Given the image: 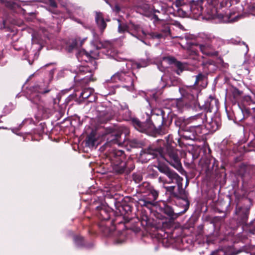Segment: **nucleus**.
<instances>
[{
  "instance_id": "nucleus-1",
  "label": "nucleus",
  "mask_w": 255,
  "mask_h": 255,
  "mask_svg": "<svg viewBox=\"0 0 255 255\" xmlns=\"http://www.w3.org/2000/svg\"><path fill=\"white\" fill-rule=\"evenodd\" d=\"M206 12L209 18H218L220 21L225 23L233 22L238 21L244 16L240 13L243 10L242 6L240 10L230 12L229 13L224 15L219 12V10L223 8L230 7L232 5L231 0H206Z\"/></svg>"
},
{
  "instance_id": "nucleus-2",
  "label": "nucleus",
  "mask_w": 255,
  "mask_h": 255,
  "mask_svg": "<svg viewBox=\"0 0 255 255\" xmlns=\"http://www.w3.org/2000/svg\"><path fill=\"white\" fill-rule=\"evenodd\" d=\"M152 123H149L150 128L153 127L156 132L159 134L168 133L169 127L172 122V115L170 112L162 109H156L151 112Z\"/></svg>"
},
{
  "instance_id": "nucleus-3",
  "label": "nucleus",
  "mask_w": 255,
  "mask_h": 255,
  "mask_svg": "<svg viewBox=\"0 0 255 255\" xmlns=\"http://www.w3.org/2000/svg\"><path fill=\"white\" fill-rule=\"evenodd\" d=\"M198 39H201V43L198 45L201 52L209 56H218V51L216 50L223 43L222 39L215 37L211 34H200Z\"/></svg>"
},
{
  "instance_id": "nucleus-4",
  "label": "nucleus",
  "mask_w": 255,
  "mask_h": 255,
  "mask_svg": "<svg viewBox=\"0 0 255 255\" xmlns=\"http://www.w3.org/2000/svg\"><path fill=\"white\" fill-rule=\"evenodd\" d=\"M97 217L100 220L99 223L100 229L106 235L110 234L115 229L117 221V219L109 220L111 215L113 214V211L109 207L103 206L97 207Z\"/></svg>"
},
{
  "instance_id": "nucleus-5",
  "label": "nucleus",
  "mask_w": 255,
  "mask_h": 255,
  "mask_svg": "<svg viewBox=\"0 0 255 255\" xmlns=\"http://www.w3.org/2000/svg\"><path fill=\"white\" fill-rule=\"evenodd\" d=\"M161 11L163 14H175L180 17H186L191 14L190 1L188 0H176L173 6H169L164 3L161 5Z\"/></svg>"
},
{
  "instance_id": "nucleus-6",
  "label": "nucleus",
  "mask_w": 255,
  "mask_h": 255,
  "mask_svg": "<svg viewBox=\"0 0 255 255\" xmlns=\"http://www.w3.org/2000/svg\"><path fill=\"white\" fill-rule=\"evenodd\" d=\"M136 79V77L132 72L121 71L113 75L110 79L106 81V82H121L124 84V87L127 88L129 91H132L134 89L133 82Z\"/></svg>"
},
{
  "instance_id": "nucleus-7",
  "label": "nucleus",
  "mask_w": 255,
  "mask_h": 255,
  "mask_svg": "<svg viewBox=\"0 0 255 255\" xmlns=\"http://www.w3.org/2000/svg\"><path fill=\"white\" fill-rule=\"evenodd\" d=\"M160 158L168 162L177 169L181 167V163L177 150L170 146L159 148Z\"/></svg>"
},
{
  "instance_id": "nucleus-8",
  "label": "nucleus",
  "mask_w": 255,
  "mask_h": 255,
  "mask_svg": "<svg viewBox=\"0 0 255 255\" xmlns=\"http://www.w3.org/2000/svg\"><path fill=\"white\" fill-rule=\"evenodd\" d=\"M157 167L158 170L164 175L158 177V180L160 183H162L163 185L172 183L177 184L180 181H183V178L168 166L159 164Z\"/></svg>"
},
{
  "instance_id": "nucleus-9",
  "label": "nucleus",
  "mask_w": 255,
  "mask_h": 255,
  "mask_svg": "<svg viewBox=\"0 0 255 255\" xmlns=\"http://www.w3.org/2000/svg\"><path fill=\"white\" fill-rule=\"evenodd\" d=\"M109 158L113 170L118 173H122L126 168L125 154L122 150L114 149L110 153Z\"/></svg>"
},
{
  "instance_id": "nucleus-10",
  "label": "nucleus",
  "mask_w": 255,
  "mask_h": 255,
  "mask_svg": "<svg viewBox=\"0 0 255 255\" xmlns=\"http://www.w3.org/2000/svg\"><path fill=\"white\" fill-rule=\"evenodd\" d=\"M118 21L119 23V32L124 33L128 32L132 36L143 42V39L146 36V32L140 25L135 24L133 23H130L129 25H127L126 23H121L119 19L118 20Z\"/></svg>"
},
{
  "instance_id": "nucleus-11",
  "label": "nucleus",
  "mask_w": 255,
  "mask_h": 255,
  "mask_svg": "<svg viewBox=\"0 0 255 255\" xmlns=\"http://www.w3.org/2000/svg\"><path fill=\"white\" fill-rule=\"evenodd\" d=\"M201 89L194 86H185L179 88V91L183 99L189 102L188 105L196 107L198 103V94Z\"/></svg>"
},
{
  "instance_id": "nucleus-12",
  "label": "nucleus",
  "mask_w": 255,
  "mask_h": 255,
  "mask_svg": "<svg viewBox=\"0 0 255 255\" xmlns=\"http://www.w3.org/2000/svg\"><path fill=\"white\" fill-rule=\"evenodd\" d=\"M208 116V113L202 112L187 118L186 120V124L189 125L192 129L198 131V132L202 133L203 125H205V121L207 120Z\"/></svg>"
},
{
  "instance_id": "nucleus-13",
  "label": "nucleus",
  "mask_w": 255,
  "mask_h": 255,
  "mask_svg": "<svg viewBox=\"0 0 255 255\" xmlns=\"http://www.w3.org/2000/svg\"><path fill=\"white\" fill-rule=\"evenodd\" d=\"M41 46L38 43H33L32 45L27 46L25 50L21 49L23 52L22 59L27 60L30 65L34 60L37 59Z\"/></svg>"
},
{
  "instance_id": "nucleus-14",
  "label": "nucleus",
  "mask_w": 255,
  "mask_h": 255,
  "mask_svg": "<svg viewBox=\"0 0 255 255\" xmlns=\"http://www.w3.org/2000/svg\"><path fill=\"white\" fill-rule=\"evenodd\" d=\"M138 200V204L142 207H145L148 209H151L155 205L159 192L155 189H151L150 193H146Z\"/></svg>"
},
{
  "instance_id": "nucleus-15",
  "label": "nucleus",
  "mask_w": 255,
  "mask_h": 255,
  "mask_svg": "<svg viewBox=\"0 0 255 255\" xmlns=\"http://www.w3.org/2000/svg\"><path fill=\"white\" fill-rule=\"evenodd\" d=\"M64 6L67 14V16L64 17V19L69 18L84 25L83 23L80 20L75 17V15L83 16V9L81 6L70 2L66 3Z\"/></svg>"
},
{
  "instance_id": "nucleus-16",
  "label": "nucleus",
  "mask_w": 255,
  "mask_h": 255,
  "mask_svg": "<svg viewBox=\"0 0 255 255\" xmlns=\"http://www.w3.org/2000/svg\"><path fill=\"white\" fill-rule=\"evenodd\" d=\"M205 122V128L210 132H215L221 126V119L218 113H209Z\"/></svg>"
},
{
  "instance_id": "nucleus-17",
  "label": "nucleus",
  "mask_w": 255,
  "mask_h": 255,
  "mask_svg": "<svg viewBox=\"0 0 255 255\" xmlns=\"http://www.w3.org/2000/svg\"><path fill=\"white\" fill-rule=\"evenodd\" d=\"M255 106V102L252 99L250 96H245L243 97L240 102L238 103V106L241 110L243 118L239 119V120L241 121L243 119L249 117L251 114V107H254Z\"/></svg>"
},
{
  "instance_id": "nucleus-18",
  "label": "nucleus",
  "mask_w": 255,
  "mask_h": 255,
  "mask_svg": "<svg viewBox=\"0 0 255 255\" xmlns=\"http://www.w3.org/2000/svg\"><path fill=\"white\" fill-rule=\"evenodd\" d=\"M219 103L217 99L210 96L204 102V104L201 106L206 113L216 114L219 109Z\"/></svg>"
},
{
  "instance_id": "nucleus-19",
  "label": "nucleus",
  "mask_w": 255,
  "mask_h": 255,
  "mask_svg": "<svg viewBox=\"0 0 255 255\" xmlns=\"http://www.w3.org/2000/svg\"><path fill=\"white\" fill-rule=\"evenodd\" d=\"M223 63V61L221 58L217 59L215 61L212 59H209L202 62L203 70L206 74L215 72L219 65Z\"/></svg>"
},
{
  "instance_id": "nucleus-20",
  "label": "nucleus",
  "mask_w": 255,
  "mask_h": 255,
  "mask_svg": "<svg viewBox=\"0 0 255 255\" xmlns=\"http://www.w3.org/2000/svg\"><path fill=\"white\" fill-rule=\"evenodd\" d=\"M33 89L29 94V99L32 103L38 105L40 103V95L41 94L46 93L48 92V91H44L38 86H36L33 87Z\"/></svg>"
},
{
  "instance_id": "nucleus-21",
  "label": "nucleus",
  "mask_w": 255,
  "mask_h": 255,
  "mask_svg": "<svg viewBox=\"0 0 255 255\" xmlns=\"http://www.w3.org/2000/svg\"><path fill=\"white\" fill-rule=\"evenodd\" d=\"M180 135L183 138L186 140H194L196 138V136L201 132H198V131L195 129H192L191 127H185L182 130L179 131Z\"/></svg>"
},
{
  "instance_id": "nucleus-22",
  "label": "nucleus",
  "mask_w": 255,
  "mask_h": 255,
  "mask_svg": "<svg viewBox=\"0 0 255 255\" xmlns=\"http://www.w3.org/2000/svg\"><path fill=\"white\" fill-rule=\"evenodd\" d=\"M203 4V0L190 1L191 14H193L194 17H198L202 14L204 9Z\"/></svg>"
},
{
  "instance_id": "nucleus-23",
  "label": "nucleus",
  "mask_w": 255,
  "mask_h": 255,
  "mask_svg": "<svg viewBox=\"0 0 255 255\" xmlns=\"http://www.w3.org/2000/svg\"><path fill=\"white\" fill-rule=\"evenodd\" d=\"M249 212L250 209L248 208L239 207L236 208L235 213L238 216V220L244 226L247 224Z\"/></svg>"
},
{
  "instance_id": "nucleus-24",
  "label": "nucleus",
  "mask_w": 255,
  "mask_h": 255,
  "mask_svg": "<svg viewBox=\"0 0 255 255\" xmlns=\"http://www.w3.org/2000/svg\"><path fill=\"white\" fill-rule=\"evenodd\" d=\"M159 149H155L149 148L141 153L140 156L142 159L147 161L154 158L159 159Z\"/></svg>"
},
{
  "instance_id": "nucleus-25",
  "label": "nucleus",
  "mask_w": 255,
  "mask_h": 255,
  "mask_svg": "<svg viewBox=\"0 0 255 255\" xmlns=\"http://www.w3.org/2000/svg\"><path fill=\"white\" fill-rule=\"evenodd\" d=\"M187 210V207H185L184 210L181 212H175V210L169 206H166L164 208V213L166 215L170 220L174 221L179 216L184 214Z\"/></svg>"
},
{
  "instance_id": "nucleus-26",
  "label": "nucleus",
  "mask_w": 255,
  "mask_h": 255,
  "mask_svg": "<svg viewBox=\"0 0 255 255\" xmlns=\"http://www.w3.org/2000/svg\"><path fill=\"white\" fill-rule=\"evenodd\" d=\"M130 119L132 125L137 130L143 132L147 131L150 128L148 122L142 123L137 118Z\"/></svg>"
},
{
  "instance_id": "nucleus-27",
  "label": "nucleus",
  "mask_w": 255,
  "mask_h": 255,
  "mask_svg": "<svg viewBox=\"0 0 255 255\" xmlns=\"http://www.w3.org/2000/svg\"><path fill=\"white\" fill-rule=\"evenodd\" d=\"M130 119L132 125L137 130L143 132L147 131L150 128L148 122L142 123L137 118Z\"/></svg>"
},
{
  "instance_id": "nucleus-28",
  "label": "nucleus",
  "mask_w": 255,
  "mask_h": 255,
  "mask_svg": "<svg viewBox=\"0 0 255 255\" xmlns=\"http://www.w3.org/2000/svg\"><path fill=\"white\" fill-rule=\"evenodd\" d=\"M148 65V61L146 60H140L138 62L128 61L126 64V67L128 69H135L145 67Z\"/></svg>"
},
{
  "instance_id": "nucleus-29",
  "label": "nucleus",
  "mask_w": 255,
  "mask_h": 255,
  "mask_svg": "<svg viewBox=\"0 0 255 255\" xmlns=\"http://www.w3.org/2000/svg\"><path fill=\"white\" fill-rule=\"evenodd\" d=\"M178 193L177 194L178 197L177 198H180L185 202V207L189 208V202L188 200V194L185 189L182 188V181H180L177 184Z\"/></svg>"
},
{
  "instance_id": "nucleus-30",
  "label": "nucleus",
  "mask_w": 255,
  "mask_h": 255,
  "mask_svg": "<svg viewBox=\"0 0 255 255\" xmlns=\"http://www.w3.org/2000/svg\"><path fill=\"white\" fill-rule=\"evenodd\" d=\"M122 134L120 133L113 132L108 135L107 137L108 142L111 145L117 144L119 146L123 145V141L121 138Z\"/></svg>"
},
{
  "instance_id": "nucleus-31",
  "label": "nucleus",
  "mask_w": 255,
  "mask_h": 255,
  "mask_svg": "<svg viewBox=\"0 0 255 255\" xmlns=\"http://www.w3.org/2000/svg\"><path fill=\"white\" fill-rule=\"evenodd\" d=\"M95 21L98 28L102 33L107 26L102 13L96 12Z\"/></svg>"
},
{
  "instance_id": "nucleus-32",
  "label": "nucleus",
  "mask_w": 255,
  "mask_h": 255,
  "mask_svg": "<svg viewBox=\"0 0 255 255\" xmlns=\"http://www.w3.org/2000/svg\"><path fill=\"white\" fill-rule=\"evenodd\" d=\"M206 84V76L205 74L200 73L196 76V80L193 85L195 87H199L202 89L205 87Z\"/></svg>"
},
{
  "instance_id": "nucleus-33",
  "label": "nucleus",
  "mask_w": 255,
  "mask_h": 255,
  "mask_svg": "<svg viewBox=\"0 0 255 255\" xmlns=\"http://www.w3.org/2000/svg\"><path fill=\"white\" fill-rule=\"evenodd\" d=\"M167 59L170 64H173L175 67L177 68L176 72L177 74L180 75L185 69L186 66L183 63L177 61L174 58L169 57Z\"/></svg>"
},
{
  "instance_id": "nucleus-34",
  "label": "nucleus",
  "mask_w": 255,
  "mask_h": 255,
  "mask_svg": "<svg viewBox=\"0 0 255 255\" xmlns=\"http://www.w3.org/2000/svg\"><path fill=\"white\" fill-rule=\"evenodd\" d=\"M189 104L187 101L182 99H178L176 102V106L179 112H182V111L185 109L193 107V105H188Z\"/></svg>"
},
{
  "instance_id": "nucleus-35",
  "label": "nucleus",
  "mask_w": 255,
  "mask_h": 255,
  "mask_svg": "<svg viewBox=\"0 0 255 255\" xmlns=\"http://www.w3.org/2000/svg\"><path fill=\"white\" fill-rule=\"evenodd\" d=\"M154 13H151L147 15L148 17H149L153 22L154 24H157L160 23V21H162L164 20L163 17L161 16H159L155 14V13L157 12L159 14H162V15H166V14H163L161 10L154 9L153 10Z\"/></svg>"
},
{
  "instance_id": "nucleus-36",
  "label": "nucleus",
  "mask_w": 255,
  "mask_h": 255,
  "mask_svg": "<svg viewBox=\"0 0 255 255\" xmlns=\"http://www.w3.org/2000/svg\"><path fill=\"white\" fill-rule=\"evenodd\" d=\"M76 57L80 62H88L91 58L90 55L85 50H79L76 53Z\"/></svg>"
},
{
  "instance_id": "nucleus-37",
  "label": "nucleus",
  "mask_w": 255,
  "mask_h": 255,
  "mask_svg": "<svg viewBox=\"0 0 255 255\" xmlns=\"http://www.w3.org/2000/svg\"><path fill=\"white\" fill-rule=\"evenodd\" d=\"M116 214L117 217V221L116 224H121L123 223V219L126 218L125 215L124 209H121V205L118 207L116 211Z\"/></svg>"
},
{
  "instance_id": "nucleus-38",
  "label": "nucleus",
  "mask_w": 255,
  "mask_h": 255,
  "mask_svg": "<svg viewBox=\"0 0 255 255\" xmlns=\"http://www.w3.org/2000/svg\"><path fill=\"white\" fill-rule=\"evenodd\" d=\"M139 191L143 193H150L151 189H154L147 182H143L138 186Z\"/></svg>"
},
{
  "instance_id": "nucleus-39",
  "label": "nucleus",
  "mask_w": 255,
  "mask_h": 255,
  "mask_svg": "<svg viewBox=\"0 0 255 255\" xmlns=\"http://www.w3.org/2000/svg\"><path fill=\"white\" fill-rule=\"evenodd\" d=\"M97 141L96 135L94 132H91L86 139V145L90 147H94Z\"/></svg>"
},
{
  "instance_id": "nucleus-40",
  "label": "nucleus",
  "mask_w": 255,
  "mask_h": 255,
  "mask_svg": "<svg viewBox=\"0 0 255 255\" xmlns=\"http://www.w3.org/2000/svg\"><path fill=\"white\" fill-rule=\"evenodd\" d=\"M186 119H185L182 117H180L177 118L175 121V125L177 127H179L178 131L179 130H182L186 127V126H188V125L186 124Z\"/></svg>"
},
{
  "instance_id": "nucleus-41",
  "label": "nucleus",
  "mask_w": 255,
  "mask_h": 255,
  "mask_svg": "<svg viewBox=\"0 0 255 255\" xmlns=\"http://www.w3.org/2000/svg\"><path fill=\"white\" fill-rule=\"evenodd\" d=\"M74 71L77 74L76 76L79 77L80 75H84L88 73L91 75L89 68L85 66H80L77 70Z\"/></svg>"
},
{
  "instance_id": "nucleus-42",
  "label": "nucleus",
  "mask_w": 255,
  "mask_h": 255,
  "mask_svg": "<svg viewBox=\"0 0 255 255\" xmlns=\"http://www.w3.org/2000/svg\"><path fill=\"white\" fill-rule=\"evenodd\" d=\"M93 96V91L91 89H84L82 90L79 96L82 99H87Z\"/></svg>"
},
{
  "instance_id": "nucleus-43",
  "label": "nucleus",
  "mask_w": 255,
  "mask_h": 255,
  "mask_svg": "<svg viewBox=\"0 0 255 255\" xmlns=\"http://www.w3.org/2000/svg\"><path fill=\"white\" fill-rule=\"evenodd\" d=\"M93 40L92 41V44L97 48V49H100L101 48L103 44L102 43V42L100 41V38L99 36L94 32H93Z\"/></svg>"
},
{
  "instance_id": "nucleus-44",
  "label": "nucleus",
  "mask_w": 255,
  "mask_h": 255,
  "mask_svg": "<svg viewBox=\"0 0 255 255\" xmlns=\"http://www.w3.org/2000/svg\"><path fill=\"white\" fill-rule=\"evenodd\" d=\"M244 228L251 234L255 235V223L251 222L250 224H246Z\"/></svg>"
},
{
  "instance_id": "nucleus-45",
  "label": "nucleus",
  "mask_w": 255,
  "mask_h": 255,
  "mask_svg": "<svg viewBox=\"0 0 255 255\" xmlns=\"http://www.w3.org/2000/svg\"><path fill=\"white\" fill-rule=\"evenodd\" d=\"M160 33L162 35L163 38H165L170 35V29L169 25H164L160 31Z\"/></svg>"
},
{
  "instance_id": "nucleus-46",
  "label": "nucleus",
  "mask_w": 255,
  "mask_h": 255,
  "mask_svg": "<svg viewBox=\"0 0 255 255\" xmlns=\"http://www.w3.org/2000/svg\"><path fill=\"white\" fill-rule=\"evenodd\" d=\"M163 187L165 188L167 192L169 193L170 194V196L174 197H177L178 195L177 193L174 192V189L175 188V186H164L163 185Z\"/></svg>"
},
{
  "instance_id": "nucleus-47",
  "label": "nucleus",
  "mask_w": 255,
  "mask_h": 255,
  "mask_svg": "<svg viewBox=\"0 0 255 255\" xmlns=\"http://www.w3.org/2000/svg\"><path fill=\"white\" fill-rule=\"evenodd\" d=\"M121 107L124 111H125L126 116L124 118L125 120L127 121L129 120L131 118V112L129 111L128 105L125 104L124 105L121 106Z\"/></svg>"
},
{
  "instance_id": "nucleus-48",
  "label": "nucleus",
  "mask_w": 255,
  "mask_h": 255,
  "mask_svg": "<svg viewBox=\"0 0 255 255\" xmlns=\"http://www.w3.org/2000/svg\"><path fill=\"white\" fill-rule=\"evenodd\" d=\"M242 92L237 89L234 90L233 92V95L235 99V101L239 103L240 102V100L241 97Z\"/></svg>"
},
{
  "instance_id": "nucleus-49",
  "label": "nucleus",
  "mask_w": 255,
  "mask_h": 255,
  "mask_svg": "<svg viewBox=\"0 0 255 255\" xmlns=\"http://www.w3.org/2000/svg\"><path fill=\"white\" fill-rule=\"evenodd\" d=\"M74 242L78 247H82L85 246L83 238L81 237H75L74 238Z\"/></svg>"
},
{
  "instance_id": "nucleus-50",
  "label": "nucleus",
  "mask_w": 255,
  "mask_h": 255,
  "mask_svg": "<svg viewBox=\"0 0 255 255\" xmlns=\"http://www.w3.org/2000/svg\"><path fill=\"white\" fill-rule=\"evenodd\" d=\"M130 144L133 147H140L142 145V142L137 139H133L130 140Z\"/></svg>"
},
{
  "instance_id": "nucleus-51",
  "label": "nucleus",
  "mask_w": 255,
  "mask_h": 255,
  "mask_svg": "<svg viewBox=\"0 0 255 255\" xmlns=\"http://www.w3.org/2000/svg\"><path fill=\"white\" fill-rule=\"evenodd\" d=\"M111 56L113 59L117 61H123L126 60L125 58L121 56V54L118 52L115 53L113 52Z\"/></svg>"
},
{
  "instance_id": "nucleus-52",
  "label": "nucleus",
  "mask_w": 255,
  "mask_h": 255,
  "mask_svg": "<svg viewBox=\"0 0 255 255\" xmlns=\"http://www.w3.org/2000/svg\"><path fill=\"white\" fill-rule=\"evenodd\" d=\"M231 42L233 44H240V43H242L244 45H246V46L247 47V51H248L249 49H248V45L246 44V43L243 42V41H241V39L239 37H237L236 38H233L231 39Z\"/></svg>"
},
{
  "instance_id": "nucleus-53",
  "label": "nucleus",
  "mask_w": 255,
  "mask_h": 255,
  "mask_svg": "<svg viewBox=\"0 0 255 255\" xmlns=\"http://www.w3.org/2000/svg\"><path fill=\"white\" fill-rule=\"evenodd\" d=\"M146 36L148 34L150 36V37L153 39L156 38L159 39L163 38L162 35H161L160 32H152L148 33H146Z\"/></svg>"
},
{
  "instance_id": "nucleus-54",
  "label": "nucleus",
  "mask_w": 255,
  "mask_h": 255,
  "mask_svg": "<svg viewBox=\"0 0 255 255\" xmlns=\"http://www.w3.org/2000/svg\"><path fill=\"white\" fill-rule=\"evenodd\" d=\"M121 209H124L125 215L126 217H127V216L128 215L129 213L131 212V208L128 205H121Z\"/></svg>"
},
{
  "instance_id": "nucleus-55",
  "label": "nucleus",
  "mask_w": 255,
  "mask_h": 255,
  "mask_svg": "<svg viewBox=\"0 0 255 255\" xmlns=\"http://www.w3.org/2000/svg\"><path fill=\"white\" fill-rule=\"evenodd\" d=\"M133 180L136 183L140 182L142 180V176L140 173H134L132 175Z\"/></svg>"
},
{
  "instance_id": "nucleus-56",
  "label": "nucleus",
  "mask_w": 255,
  "mask_h": 255,
  "mask_svg": "<svg viewBox=\"0 0 255 255\" xmlns=\"http://www.w3.org/2000/svg\"><path fill=\"white\" fill-rule=\"evenodd\" d=\"M0 2L7 7H13V3L10 0H0Z\"/></svg>"
},
{
  "instance_id": "nucleus-57",
  "label": "nucleus",
  "mask_w": 255,
  "mask_h": 255,
  "mask_svg": "<svg viewBox=\"0 0 255 255\" xmlns=\"http://www.w3.org/2000/svg\"><path fill=\"white\" fill-rule=\"evenodd\" d=\"M162 244L164 247H168L172 244V241L168 239H163L162 241Z\"/></svg>"
},
{
  "instance_id": "nucleus-58",
  "label": "nucleus",
  "mask_w": 255,
  "mask_h": 255,
  "mask_svg": "<svg viewBox=\"0 0 255 255\" xmlns=\"http://www.w3.org/2000/svg\"><path fill=\"white\" fill-rule=\"evenodd\" d=\"M248 9L250 12L253 14L255 15V3H251L248 5Z\"/></svg>"
},
{
  "instance_id": "nucleus-59",
  "label": "nucleus",
  "mask_w": 255,
  "mask_h": 255,
  "mask_svg": "<svg viewBox=\"0 0 255 255\" xmlns=\"http://www.w3.org/2000/svg\"><path fill=\"white\" fill-rule=\"evenodd\" d=\"M33 121L31 118L25 119L20 125V126L26 124H31L33 123Z\"/></svg>"
},
{
  "instance_id": "nucleus-60",
  "label": "nucleus",
  "mask_w": 255,
  "mask_h": 255,
  "mask_svg": "<svg viewBox=\"0 0 255 255\" xmlns=\"http://www.w3.org/2000/svg\"><path fill=\"white\" fill-rule=\"evenodd\" d=\"M48 3H49L50 6L52 8H55L57 7V3L55 2V0H48Z\"/></svg>"
},
{
  "instance_id": "nucleus-61",
  "label": "nucleus",
  "mask_w": 255,
  "mask_h": 255,
  "mask_svg": "<svg viewBox=\"0 0 255 255\" xmlns=\"http://www.w3.org/2000/svg\"><path fill=\"white\" fill-rule=\"evenodd\" d=\"M246 247H243L241 249H240V250H235V252H234V254L235 255H237L239 253H241V252H247V250H246Z\"/></svg>"
},
{
  "instance_id": "nucleus-62",
  "label": "nucleus",
  "mask_w": 255,
  "mask_h": 255,
  "mask_svg": "<svg viewBox=\"0 0 255 255\" xmlns=\"http://www.w3.org/2000/svg\"><path fill=\"white\" fill-rule=\"evenodd\" d=\"M75 46H76L75 44H72L69 45L68 48V50L69 51V52L71 51L75 48Z\"/></svg>"
},
{
  "instance_id": "nucleus-63",
  "label": "nucleus",
  "mask_w": 255,
  "mask_h": 255,
  "mask_svg": "<svg viewBox=\"0 0 255 255\" xmlns=\"http://www.w3.org/2000/svg\"><path fill=\"white\" fill-rule=\"evenodd\" d=\"M113 116V114L112 113H111L110 114H108L106 116V121L110 120L112 118Z\"/></svg>"
},
{
  "instance_id": "nucleus-64",
  "label": "nucleus",
  "mask_w": 255,
  "mask_h": 255,
  "mask_svg": "<svg viewBox=\"0 0 255 255\" xmlns=\"http://www.w3.org/2000/svg\"><path fill=\"white\" fill-rule=\"evenodd\" d=\"M142 220L147 223V222L148 220V217L146 215H143L142 217Z\"/></svg>"
}]
</instances>
